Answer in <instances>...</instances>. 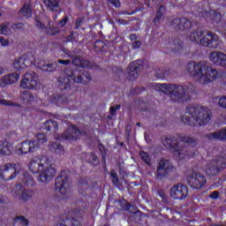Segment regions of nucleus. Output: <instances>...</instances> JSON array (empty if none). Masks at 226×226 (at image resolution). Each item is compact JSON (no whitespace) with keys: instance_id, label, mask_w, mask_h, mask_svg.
<instances>
[{"instance_id":"nucleus-19","label":"nucleus","mask_w":226,"mask_h":226,"mask_svg":"<svg viewBox=\"0 0 226 226\" xmlns=\"http://www.w3.org/2000/svg\"><path fill=\"white\" fill-rule=\"evenodd\" d=\"M13 153V144L8 140H0V154L1 156H10Z\"/></svg>"},{"instance_id":"nucleus-36","label":"nucleus","mask_w":226,"mask_h":226,"mask_svg":"<svg viewBox=\"0 0 226 226\" xmlns=\"http://www.w3.org/2000/svg\"><path fill=\"white\" fill-rule=\"evenodd\" d=\"M182 142L185 144H190L191 146H195V141H193V139L188 136L182 137Z\"/></svg>"},{"instance_id":"nucleus-50","label":"nucleus","mask_w":226,"mask_h":226,"mask_svg":"<svg viewBox=\"0 0 226 226\" xmlns=\"http://www.w3.org/2000/svg\"><path fill=\"white\" fill-rule=\"evenodd\" d=\"M132 47L134 49H139V47H140V42L139 41H136L132 44Z\"/></svg>"},{"instance_id":"nucleus-16","label":"nucleus","mask_w":226,"mask_h":226,"mask_svg":"<svg viewBox=\"0 0 226 226\" xmlns=\"http://www.w3.org/2000/svg\"><path fill=\"white\" fill-rule=\"evenodd\" d=\"M34 63V57L31 54L22 55L19 58L16 59L13 63L15 70L18 72L26 68L28 64Z\"/></svg>"},{"instance_id":"nucleus-10","label":"nucleus","mask_w":226,"mask_h":226,"mask_svg":"<svg viewBox=\"0 0 226 226\" xmlns=\"http://www.w3.org/2000/svg\"><path fill=\"white\" fill-rule=\"evenodd\" d=\"M82 135H86V132L77 129L74 125H70L61 137L55 134V139L56 140H77V139H80Z\"/></svg>"},{"instance_id":"nucleus-33","label":"nucleus","mask_w":226,"mask_h":226,"mask_svg":"<svg viewBox=\"0 0 226 226\" xmlns=\"http://www.w3.org/2000/svg\"><path fill=\"white\" fill-rule=\"evenodd\" d=\"M104 48H105V42H103L102 41H95V43H94V49L97 52L103 50Z\"/></svg>"},{"instance_id":"nucleus-51","label":"nucleus","mask_w":226,"mask_h":226,"mask_svg":"<svg viewBox=\"0 0 226 226\" xmlns=\"http://www.w3.org/2000/svg\"><path fill=\"white\" fill-rule=\"evenodd\" d=\"M4 202V198L3 195L0 194V204H3Z\"/></svg>"},{"instance_id":"nucleus-15","label":"nucleus","mask_w":226,"mask_h":226,"mask_svg":"<svg viewBox=\"0 0 226 226\" xmlns=\"http://www.w3.org/2000/svg\"><path fill=\"white\" fill-rule=\"evenodd\" d=\"M206 183V177L199 172H193L188 178V184L190 187L196 190L202 188Z\"/></svg>"},{"instance_id":"nucleus-27","label":"nucleus","mask_w":226,"mask_h":226,"mask_svg":"<svg viewBox=\"0 0 226 226\" xmlns=\"http://www.w3.org/2000/svg\"><path fill=\"white\" fill-rule=\"evenodd\" d=\"M44 128L47 132H57L59 130V126L57 125V122L54 120H48L44 123Z\"/></svg>"},{"instance_id":"nucleus-30","label":"nucleus","mask_w":226,"mask_h":226,"mask_svg":"<svg viewBox=\"0 0 226 226\" xmlns=\"http://www.w3.org/2000/svg\"><path fill=\"white\" fill-rule=\"evenodd\" d=\"M205 17H210L214 22H220L222 20V14L216 13L215 11H212L210 12H206Z\"/></svg>"},{"instance_id":"nucleus-53","label":"nucleus","mask_w":226,"mask_h":226,"mask_svg":"<svg viewBox=\"0 0 226 226\" xmlns=\"http://www.w3.org/2000/svg\"><path fill=\"white\" fill-rule=\"evenodd\" d=\"M3 73H4V69L0 66V75H3Z\"/></svg>"},{"instance_id":"nucleus-57","label":"nucleus","mask_w":226,"mask_h":226,"mask_svg":"<svg viewBox=\"0 0 226 226\" xmlns=\"http://www.w3.org/2000/svg\"><path fill=\"white\" fill-rule=\"evenodd\" d=\"M159 79H162V76H159Z\"/></svg>"},{"instance_id":"nucleus-35","label":"nucleus","mask_w":226,"mask_h":226,"mask_svg":"<svg viewBox=\"0 0 226 226\" xmlns=\"http://www.w3.org/2000/svg\"><path fill=\"white\" fill-rule=\"evenodd\" d=\"M88 162L93 163L94 165H98V156L94 155V154H87Z\"/></svg>"},{"instance_id":"nucleus-31","label":"nucleus","mask_w":226,"mask_h":226,"mask_svg":"<svg viewBox=\"0 0 226 226\" xmlns=\"http://www.w3.org/2000/svg\"><path fill=\"white\" fill-rule=\"evenodd\" d=\"M29 222H27V219H25L24 216H17L14 218V225H22V226H27Z\"/></svg>"},{"instance_id":"nucleus-44","label":"nucleus","mask_w":226,"mask_h":226,"mask_svg":"<svg viewBox=\"0 0 226 226\" xmlns=\"http://www.w3.org/2000/svg\"><path fill=\"white\" fill-rule=\"evenodd\" d=\"M109 3H110V4H113L115 8H119V6L121 5L119 0H109Z\"/></svg>"},{"instance_id":"nucleus-54","label":"nucleus","mask_w":226,"mask_h":226,"mask_svg":"<svg viewBox=\"0 0 226 226\" xmlns=\"http://www.w3.org/2000/svg\"><path fill=\"white\" fill-rule=\"evenodd\" d=\"M54 20H56L57 19V15L53 17Z\"/></svg>"},{"instance_id":"nucleus-49","label":"nucleus","mask_w":226,"mask_h":226,"mask_svg":"<svg viewBox=\"0 0 226 226\" xmlns=\"http://www.w3.org/2000/svg\"><path fill=\"white\" fill-rule=\"evenodd\" d=\"M218 195H220V192H218L217 191H215V192H212V193L210 194V198H211V199H218Z\"/></svg>"},{"instance_id":"nucleus-48","label":"nucleus","mask_w":226,"mask_h":226,"mask_svg":"<svg viewBox=\"0 0 226 226\" xmlns=\"http://www.w3.org/2000/svg\"><path fill=\"white\" fill-rule=\"evenodd\" d=\"M35 24L37 26V27H39L40 29H43L45 27V26L41 23V21L36 19L35 20Z\"/></svg>"},{"instance_id":"nucleus-11","label":"nucleus","mask_w":226,"mask_h":226,"mask_svg":"<svg viewBox=\"0 0 226 226\" xmlns=\"http://www.w3.org/2000/svg\"><path fill=\"white\" fill-rule=\"evenodd\" d=\"M38 83V74L35 72H26L20 81L19 87L22 89H36Z\"/></svg>"},{"instance_id":"nucleus-21","label":"nucleus","mask_w":226,"mask_h":226,"mask_svg":"<svg viewBox=\"0 0 226 226\" xmlns=\"http://www.w3.org/2000/svg\"><path fill=\"white\" fill-rule=\"evenodd\" d=\"M19 102L23 103V105H32L34 102V95L29 91H24L20 94Z\"/></svg>"},{"instance_id":"nucleus-42","label":"nucleus","mask_w":226,"mask_h":226,"mask_svg":"<svg viewBox=\"0 0 226 226\" xmlns=\"http://www.w3.org/2000/svg\"><path fill=\"white\" fill-rule=\"evenodd\" d=\"M41 70H43V72H52V64H43L41 66Z\"/></svg>"},{"instance_id":"nucleus-3","label":"nucleus","mask_w":226,"mask_h":226,"mask_svg":"<svg viewBox=\"0 0 226 226\" xmlns=\"http://www.w3.org/2000/svg\"><path fill=\"white\" fill-rule=\"evenodd\" d=\"M181 121L189 126H204L211 121V110L202 106L188 107Z\"/></svg>"},{"instance_id":"nucleus-34","label":"nucleus","mask_w":226,"mask_h":226,"mask_svg":"<svg viewBox=\"0 0 226 226\" xmlns=\"http://www.w3.org/2000/svg\"><path fill=\"white\" fill-rule=\"evenodd\" d=\"M140 158L149 165L151 163V158L149 157V154L146 152H139Z\"/></svg>"},{"instance_id":"nucleus-46","label":"nucleus","mask_w":226,"mask_h":226,"mask_svg":"<svg viewBox=\"0 0 226 226\" xmlns=\"http://www.w3.org/2000/svg\"><path fill=\"white\" fill-rule=\"evenodd\" d=\"M24 26V25L22 23H18V24H14L12 25L11 28L12 29H22V27Z\"/></svg>"},{"instance_id":"nucleus-5","label":"nucleus","mask_w":226,"mask_h":226,"mask_svg":"<svg viewBox=\"0 0 226 226\" xmlns=\"http://www.w3.org/2000/svg\"><path fill=\"white\" fill-rule=\"evenodd\" d=\"M187 40L189 41H194V43H198L199 45H203V47H210L211 49H218L219 45L222 44V41H220L218 35L202 30L190 33L187 35Z\"/></svg>"},{"instance_id":"nucleus-37","label":"nucleus","mask_w":226,"mask_h":226,"mask_svg":"<svg viewBox=\"0 0 226 226\" xmlns=\"http://www.w3.org/2000/svg\"><path fill=\"white\" fill-rule=\"evenodd\" d=\"M111 179L113 181V184L117 186V184L119 183V179L117 178V173L116 170H111L110 172Z\"/></svg>"},{"instance_id":"nucleus-25","label":"nucleus","mask_w":226,"mask_h":226,"mask_svg":"<svg viewBox=\"0 0 226 226\" xmlns=\"http://www.w3.org/2000/svg\"><path fill=\"white\" fill-rule=\"evenodd\" d=\"M175 22L178 24V29L185 31V29H190L192 27V22L186 19H175Z\"/></svg>"},{"instance_id":"nucleus-4","label":"nucleus","mask_w":226,"mask_h":226,"mask_svg":"<svg viewBox=\"0 0 226 226\" xmlns=\"http://www.w3.org/2000/svg\"><path fill=\"white\" fill-rule=\"evenodd\" d=\"M19 181L24 183L26 186L33 185V177L29 173L22 170V166L19 163H7L0 167V178L5 181H11L17 177Z\"/></svg>"},{"instance_id":"nucleus-43","label":"nucleus","mask_w":226,"mask_h":226,"mask_svg":"<svg viewBox=\"0 0 226 226\" xmlns=\"http://www.w3.org/2000/svg\"><path fill=\"white\" fill-rule=\"evenodd\" d=\"M120 108H121V106H119V105H117L116 107H111L109 109L111 116H114L116 114V112L117 110H119Z\"/></svg>"},{"instance_id":"nucleus-55","label":"nucleus","mask_w":226,"mask_h":226,"mask_svg":"<svg viewBox=\"0 0 226 226\" xmlns=\"http://www.w3.org/2000/svg\"><path fill=\"white\" fill-rule=\"evenodd\" d=\"M215 100H218V97L215 98Z\"/></svg>"},{"instance_id":"nucleus-18","label":"nucleus","mask_w":226,"mask_h":226,"mask_svg":"<svg viewBox=\"0 0 226 226\" xmlns=\"http://www.w3.org/2000/svg\"><path fill=\"white\" fill-rule=\"evenodd\" d=\"M19 79H20V75H19V73L4 75L0 79V87H6V86L15 84V82H19Z\"/></svg>"},{"instance_id":"nucleus-58","label":"nucleus","mask_w":226,"mask_h":226,"mask_svg":"<svg viewBox=\"0 0 226 226\" xmlns=\"http://www.w3.org/2000/svg\"><path fill=\"white\" fill-rule=\"evenodd\" d=\"M0 17H1V13H0Z\"/></svg>"},{"instance_id":"nucleus-32","label":"nucleus","mask_w":226,"mask_h":226,"mask_svg":"<svg viewBox=\"0 0 226 226\" xmlns=\"http://www.w3.org/2000/svg\"><path fill=\"white\" fill-rule=\"evenodd\" d=\"M0 33L2 34H11V30L10 29V24L9 23H4L0 26Z\"/></svg>"},{"instance_id":"nucleus-22","label":"nucleus","mask_w":226,"mask_h":226,"mask_svg":"<svg viewBox=\"0 0 226 226\" xmlns=\"http://www.w3.org/2000/svg\"><path fill=\"white\" fill-rule=\"evenodd\" d=\"M19 17L23 19H29L33 15V9L31 8V2H26L19 12Z\"/></svg>"},{"instance_id":"nucleus-14","label":"nucleus","mask_w":226,"mask_h":226,"mask_svg":"<svg viewBox=\"0 0 226 226\" xmlns=\"http://www.w3.org/2000/svg\"><path fill=\"white\" fill-rule=\"evenodd\" d=\"M222 165H226V159L225 157H219L207 164L205 172L208 176H215V174H218V170H220V167Z\"/></svg>"},{"instance_id":"nucleus-2","label":"nucleus","mask_w":226,"mask_h":226,"mask_svg":"<svg viewBox=\"0 0 226 226\" xmlns=\"http://www.w3.org/2000/svg\"><path fill=\"white\" fill-rule=\"evenodd\" d=\"M185 72L200 84H211L218 79V71L206 62H191L187 64Z\"/></svg>"},{"instance_id":"nucleus-9","label":"nucleus","mask_w":226,"mask_h":226,"mask_svg":"<svg viewBox=\"0 0 226 226\" xmlns=\"http://www.w3.org/2000/svg\"><path fill=\"white\" fill-rule=\"evenodd\" d=\"M72 80L75 81L77 84H88L91 82V74L88 72H85L82 75H79L77 72H74L72 76H66L63 81H60L64 88L70 87V82Z\"/></svg>"},{"instance_id":"nucleus-45","label":"nucleus","mask_w":226,"mask_h":226,"mask_svg":"<svg viewBox=\"0 0 226 226\" xmlns=\"http://www.w3.org/2000/svg\"><path fill=\"white\" fill-rule=\"evenodd\" d=\"M66 22H68V18L62 19L58 24L59 27H64L66 26Z\"/></svg>"},{"instance_id":"nucleus-17","label":"nucleus","mask_w":226,"mask_h":226,"mask_svg":"<svg viewBox=\"0 0 226 226\" xmlns=\"http://www.w3.org/2000/svg\"><path fill=\"white\" fill-rule=\"evenodd\" d=\"M56 190L64 197L68 193V190H70V182H68V179L56 178Z\"/></svg>"},{"instance_id":"nucleus-7","label":"nucleus","mask_w":226,"mask_h":226,"mask_svg":"<svg viewBox=\"0 0 226 226\" xmlns=\"http://www.w3.org/2000/svg\"><path fill=\"white\" fill-rule=\"evenodd\" d=\"M36 139H27L23 142L19 143L16 146L17 154H27V153H34L38 151L41 146L47 142V135L44 133H38L35 136Z\"/></svg>"},{"instance_id":"nucleus-24","label":"nucleus","mask_w":226,"mask_h":226,"mask_svg":"<svg viewBox=\"0 0 226 226\" xmlns=\"http://www.w3.org/2000/svg\"><path fill=\"white\" fill-rule=\"evenodd\" d=\"M208 139L210 140L220 139L225 140L226 139V129L219 131L217 132H211L208 134Z\"/></svg>"},{"instance_id":"nucleus-47","label":"nucleus","mask_w":226,"mask_h":226,"mask_svg":"<svg viewBox=\"0 0 226 226\" xmlns=\"http://www.w3.org/2000/svg\"><path fill=\"white\" fill-rule=\"evenodd\" d=\"M59 64H64V66H68L70 63H72V60H58Z\"/></svg>"},{"instance_id":"nucleus-6","label":"nucleus","mask_w":226,"mask_h":226,"mask_svg":"<svg viewBox=\"0 0 226 226\" xmlns=\"http://www.w3.org/2000/svg\"><path fill=\"white\" fill-rule=\"evenodd\" d=\"M155 89L157 91H162V93H164L165 94H169L170 100L174 103H181L188 100V97L186 96V89L183 86L156 84Z\"/></svg>"},{"instance_id":"nucleus-12","label":"nucleus","mask_w":226,"mask_h":226,"mask_svg":"<svg viewBox=\"0 0 226 226\" xmlns=\"http://www.w3.org/2000/svg\"><path fill=\"white\" fill-rule=\"evenodd\" d=\"M33 185H34V181L33 180V184L32 185H26L24 183H22V181H19V184L17 185L11 192V195L14 199H19V200H29V199H31V195L29 194V192H27V191H26V189L24 188V186H33Z\"/></svg>"},{"instance_id":"nucleus-26","label":"nucleus","mask_w":226,"mask_h":226,"mask_svg":"<svg viewBox=\"0 0 226 226\" xmlns=\"http://www.w3.org/2000/svg\"><path fill=\"white\" fill-rule=\"evenodd\" d=\"M49 148L50 149V151H53L54 153L59 154L60 156L61 154H64V147L57 142L50 143Z\"/></svg>"},{"instance_id":"nucleus-56","label":"nucleus","mask_w":226,"mask_h":226,"mask_svg":"<svg viewBox=\"0 0 226 226\" xmlns=\"http://www.w3.org/2000/svg\"><path fill=\"white\" fill-rule=\"evenodd\" d=\"M76 24H79V21H76Z\"/></svg>"},{"instance_id":"nucleus-41","label":"nucleus","mask_w":226,"mask_h":226,"mask_svg":"<svg viewBox=\"0 0 226 226\" xmlns=\"http://www.w3.org/2000/svg\"><path fill=\"white\" fill-rule=\"evenodd\" d=\"M162 10H165V7L161 6L160 9H159L158 13L156 14V17L154 19V22H158V20H160L162 19Z\"/></svg>"},{"instance_id":"nucleus-29","label":"nucleus","mask_w":226,"mask_h":226,"mask_svg":"<svg viewBox=\"0 0 226 226\" xmlns=\"http://www.w3.org/2000/svg\"><path fill=\"white\" fill-rule=\"evenodd\" d=\"M72 64L75 65V66H80L81 68H89V61L87 60H82L79 57L77 58H74L72 60Z\"/></svg>"},{"instance_id":"nucleus-20","label":"nucleus","mask_w":226,"mask_h":226,"mask_svg":"<svg viewBox=\"0 0 226 226\" xmlns=\"http://www.w3.org/2000/svg\"><path fill=\"white\" fill-rule=\"evenodd\" d=\"M170 162H169V161L162 159L157 167V176H165V174L169 172V169H170Z\"/></svg>"},{"instance_id":"nucleus-39","label":"nucleus","mask_w":226,"mask_h":226,"mask_svg":"<svg viewBox=\"0 0 226 226\" xmlns=\"http://www.w3.org/2000/svg\"><path fill=\"white\" fill-rule=\"evenodd\" d=\"M2 104L3 105H9L11 107H20V104L14 103L11 101H6V100L2 101Z\"/></svg>"},{"instance_id":"nucleus-1","label":"nucleus","mask_w":226,"mask_h":226,"mask_svg":"<svg viewBox=\"0 0 226 226\" xmlns=\"http://www.w3.org/2000/svg\"><path fill=\"white\" fill-rule=\"evenodd\" d=\"M28 169L33 174H40L38 177L39 183L52 181L57 172L54 162L45 155L34 157L28 164Z\"/></svg>"},{"instance_id":"nucleus-40","label":"nucleus","mask_w":226,"mask_h":226,"mask_svg":"<svg viewBox=\"0 0 226 226\" xmlns=\"http://www.w3.org/2000/svg\"><path fill=\"white\" fill-rule=\"evenodd\" d=\"M0 45L1 47H8V45H10V41L4 39V37H0Z\"/></svg>"},{"instance_id":"nucleus-8","label":"nucleus","mask_w":226,"mask_h":226,"mask_svg":"<svg viewBox=\"0 0 226 226\" xmlns=\"http://www.w3.org/2000/svg\"><path fill=\"white\" fill-rule=\"evenodd\" d=\"M162 144L166 149H170L172 151L176 160H183L185 156H190V154H185L186 153V150L181 147L183 146V142L176 145V142L172 141L171 139L166 138L162 140Z\"/></svg>"},{"instance_id":"nucleus-13","label":"nucleus","mask_w":226,"mask_h":226,"mask_svg":"<svg viewBox=\"0 0 226 226\" xmlns=\"http://www.w3.org/2000/svg\"><path fill=\"white\" fill-rule=\"evenodd\" d=\"M170 195L176 200H183L188 197V187L182 184H177L170 188Z\"/></svg>"},{"instance_id":"nucleus-28","label":"nucleus","mask_w":226,"mask_h":226,"mask_svg":"<svg viewBox=\"0 0 226 226\" xmlns=\"http://www.w3.org/2000/svg\"><path fill=\"white\" fill-rule=\"evenodd\" d=\"M131 72L129 73V79L130 80H134V79H137L139 77V72L137 70H139V66H137V62H133L130 64Z\"/></svg>"},{"instance_id":"nucleus-23","label":"nucleus","mask_w":226,"mask_h":226,"mask_svg":"<svg viewBox=\"0 0 226 226\" xmlns=\"http://www.w3.org/2000/svg\"><path fill=\"white\" fill-rule=\"evenodd\" d=\"M47 10L49 11H59V0H42Z\"/></svg>"},{"instance_id":"nucleus-52","label":"nucleus","mask_w":226,"mask_h":226,"mask_svg":"<svg viewBox=\"0 0 226 226\" xmlns=\"http://www.w3.org/2000/svg\"><path fill=\"white\" fill-rule=\"evenodd\" d=\"M130 38H131L132 40H137V35L132 34V35L130 36Z\"/></svg>"},{"instance_id":"nucleus-38","label":"nucleus","mask_w":226,"mask_h":226,"mask_svg":"<svg viewBox=\"0 0 226 226\" xmlns=\"http://www.w3.org/2000/svg\"><path fill=\"white\" fill-rule=\"evenodd\" d=\"M219 107H222V109H226V96H222L219 98L218 101Z\"/></svg>"}]
</instances>
